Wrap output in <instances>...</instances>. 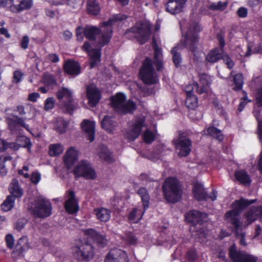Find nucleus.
<instances>
[{"instance_id":"nucleus-1","label":"nucleus","mask_w":262,"mask_h":262,"mask_svg":"<svg viewBox=\"0 0 262 262\" xmlns=\"http://www.w3.org/2000/svg\"><path fill=\"white\" fill-rule=\"evenodd\" d=\"M201 26L198 23H193L191 24L186 33L185 39L181 40L179 45L172 49L171 53L172 55V60L177 67L180 66L182 61L181 54L178 52V50L182 49L183 47H186L193 53L194 57L198 58L196 54L199 53V51H198V38L197 33L201 31Z\"/></svg>"},{"instance_id":"nucleus-2","label":"nucleus","mask_w":262,"mask_h":262,"mask_svg":"<svg viewBox=\"0 0 262 262\" xmlns=\"http://www.w3.org/2000/svg\"><path fill=\"white\" fill-rule=\"evenodd\" d=\"M124 19V17L120 15H116L113 18L104 22L100 29L95 27H88L84 28V34L88 39L93 40L96 36L98 38V45L102 47L108 43L112 36V25L114 22L120 21Z\"/></svg>"},{"instance_id":"nucleus-3","label":"nucleus","mask_w":262,"mask_h":262,"mask_svg":"<svg viewBox=\"0 0 262 262\" xmlns=\"http://www.w3.org/2000/svg\"><path fill=\"white\" fill-rule=\"evenodd\" d=\"M256 200L249 201L248 200L241 198L239 200L235 201L232 204L233 209L228 211L225 214V220L227 222L232 224L235 228V233L237 236L240 238V243L243 246L246 245L245 240V234L244 233H239L238 232L239 227V215L242 210L247 206L254 203Z\"/></svg>"},{"instance_id":"nucleus-4","label":"nucleus","mask_w":262,"mask_h":262,"mask_svg":"<svg viewBox=\"0 0 262 262\" xmlns=\"http://www.w3.org/2000/svg\"><path fill=\"white\" fill-rule=\"evenodd\" d=\"M207 217V214L196 210L189 211L185 215L186 220L191 223L190 231L192 236L200 242H204L206 238V234L202 224L206 221Z\"/></svg>"},{"instance_id":"nucleus-5","label":"nucleus","mask_w":262,"mask_h":262,"mask_svg":"<svg viewBox=\"0 0 262 262\" xmlns=\"http://www.w3.org/2000/svg\"><path fill=\"white\" fill-rule=\"evenodd\" d=\"M56 96L59 100V105L62 111L71 114L77 108V103L73 98L72 91L66 88L61 87L56 93Z\"/></svg>"},{"instance_id":"nucleus-6","label":"nucleus","mask_w":262,"mask_h":262,"mask_svg":"<svg viewBox=\"0 0 262 262\" xmlns=\"http://www.w3.org/2000/svg\"><path fill=\"white\" fill-rule=\"evenodd\" d=\"M162 188L165 198L168 202L175 203L181 199L182 190L179 182L176 179L167 178Z\"/></svg>"},{"instance_id":"nucleus-7","label":"nucleus","mask_w":262,"mask_h":262,"mask_svg":"<svg viewBox=\"0 0 262 262\" xmlns=\"http://www.w3.org/2000/svg\"><path fill=\"white\" fill-rule=\"evenodd\" d=\"M112 105L116 111L123 114L132 113L136 108L135 103L131 100H126L122 93H118L112 98Z\"/></svg>"},{"instance_id":"nucleus-8","label":"nucleus","mask_w":262,"mask_h":262,"mask_svg":"<svg viewBox=\"0 0 262 262\" xmlns=\"http://www.w3.org/2000/svg\"><path fill=\"white\" fill-rule=\"evenodd\" d=\"M52 207L50 202L46 199L39 196L34 200L30 208L31 213L36 217L46 218L51 214Z\"/></svg>"},{"instance_id":"nucleus-9","label":"nucleus","mask_w":262,"mask_h":262,"mask_svg":"<svg viewBox=\"0 0 262 262\" xmlns=\"http://www.w3.org/2000/svg\"><path fill=\"white\" fill-rule=\"evenodd\" d=\"M130 33L134 34V37L137 38L140 43L143 44L149 38L151 33V25L146 21L137 23L126 32V34Z\"/></svg>"},{"instance_id":"nucleus-10","label":"nucleus","mask_w":262,"mask_h":262,"mask_svg":"<svg viewBox=\"0 0 262 262\" xmlns=\"http://www.w3.org/2000/svg\"><path fill=\"white\" fill-rule=\"evenodd\" d=\"M139 75L142 80L146 84H153L157 82V76L150 58L146 57L142 62Z\"/></svg>"},{"instance_id":"nucleus-11","label":"nucleus","mask_w":262,"mask_h":262,"mask_svg":"<svg viewBox=\"0 0 262 262\" xmlns=\"http://www.w3.org/2000/svg\"><path fill=\"white\" fill-rule=\"evenodd\" d=\"M76 177H83L85 179H95L97 177L94 169L89 162L86 161H81L78 163L73 170Z\"/></svg>"},{"instance_id":"nucleus-12","label":"nucleus","mask_w":262,"mask_h":262,"mask_svg":"<svg viewBox=\"0 0 262 262\" xmlns=\"http://www.w3.org/2000/svg\"><path fill=\"white\" fill-rule=\"evenodd\" d=\"M73 254L78 260H89L94 256L93 247L88 243L82 244L74 248Z\"/></svg>"},{"instance_id":"nucleus-13","label":"nucleus","mask_w":262,"mask_h":262,"mask_svg":"<svg viewBox=\"0 0 262 262\" xmlns=\"http://www.w3.org/2000/svg\"><path fill=\"white\" fill-rule=\"evenodd\" d=\"M229 255L234 262H257V258L244 251L236 250L233 247L229 250Z\"/></svg>"},{"instance_id":"nucleus-14","label":"nucleus","mask_w":262,"mask_h":262,"mask_svg":"<svg viewBox=\"0 0 262 262\" xmlns=\"http://www.w3.org/2000/svg\"><path fill=\"white\" fill-rule=\"evenodd\" d=\"M145 126V118L139 117L136 120L127 132L126 137L130 141L137 138L141 133L142 128Z\"/></svg>"},{"instance_id":"nucleus-15","label":"nucleus","mask_w":262,"mask_h":262,"mask_svg":"<svg viewBox=\"0 0 262 262\" xmlns=\"http://www.w3.org/2000/svg\"><path fill=\"white\" fill-rule=\"evenodd\" d=\"M104 262H128L126 252L121 249H111L106 256Z\"/></svg>"},{"instance_id":"nucleus-16","label":"nucleus","mask_w":262,"mask_h":262,"mask_svg":"<svg viewBox=\"0 0 262 262\" xmlns=\"http://www.w3.org/2000/svg\"><path fill=\"white\" fill-rule=\"evenodd\" d=\"M176 147L179 150V155L182 156H187L190 150L191 143L190 140L184 136L181 135L175 142Z\"/></svg>"},{"instance_id":"nucleus-17","label":"nucleus","mask_w":262,"mask_h":262,"mask_svg":"<svg viewBox=\"0 0 262 262\" xmlns=\"http://www.w3.org/2000/svg\"><path fill=\"white\" fill-rule=\"evenodd\" d=\"M86 96L89 99V104L95 106L100 99V93L99 90L94 84L86 86Z\"/></svg>"},{"instance_id":"nucleus-18","label":"nucleus","mask_w":262,"mask_h":262,"mask_svg":"<svg viewBox=\"0 0 262 262\" xmlns=\"http://www.w3.org/2000/svg\"><path fill=\"white\" fill-rule=\"evenodd\" d=\"M82 49L86 52L90 57V68H94L100 60V49H91V45L89 42H84Z\"/></svg>"},{"instance_id":"nucleus-19","label":"nucleus","mask_w":262,"mask_h":262,"mask_svg":"<svg viewBox=\"0 0 262 262\" xmlns=\"http://www.w3.org/2000/svg\"><path fill=\"white\" fill-rule=\"evenodd\" d=\"M211 83V79L210 76L203 73L200 75V84L196 82L193 83V86L195 88V91L201 94L203 93H206L209 90L210 84Z\"/></svg>"},{"instance_id":"nucleus-20","label":"nucleus","mask_w":262,"mask_h":262,"mask_svg":"<svg viewBox=\"0 0 262 262\" xmlns=\"http://www.w3.org/2000/svg\"><path fill=\"white\" fill-rule=\"evenodd\" d=\"M16 142L8 143V148H11L14 150H18L20 147L28 148L30 151L32 144L29 138L25 136H19L16 139Z\"/></svg>"},{"instance_id":"nucleus-21","label":"nucleus","mask_w":262,"mask_h":262,"mask_svg":"<svg viewBox=\"0 0 262 262\" xmlns=\"http://www.w3.org/2000/svg\"><path fill=\"white\" fill-rule=\"evenodd\" d=\"M187 0H169L166 4V11L172 14L181 12Z\"/></svg>"},{"instance_id":"nucleus-22","label":"nucleus","mask_w":262,"mask_h":262,"mask_svg":"<svg viewBox=\"0 0 262 262\" xmlns=\"http://www.w3.org/2000/svg\"><path fill=\"white\" fill-rule=\"evenodd\" d=\"M81 127L88 140L90 142L93 141L95 139V122L89 120H84L81 123Z\"/></svg>"},{"instance_id":"nucleus-23","label":"nucleus","mask_w":262,"mask_h":262,"mask_svg":"<svg viewBox=\"0 0 262 262\" xmlns=\"http://www.w3.org/2000/svg\"><path fill=\"white\" fill-rule=\"evenodd\" d=\"M69 195V198L65 202L64 208L69 213L73 214L78 211L79 207L75 199L74 192L70 191Z\"/></svg>"},{"instance_id":"nucleus-24","label":"nucleus","mask_w":262,"mask_h":262,"mask_svg":"<svg viewBox=\"0 0 262 262\" xmlns=\"http://www.w3.org/2000/svg\"><path fill=\"white\" fill-rule=\"evenodd\" d=\"M78 152L73 147L69 148L63 157V160L67 167L69 169L75 163L78 159Z\"/></svg>"},{"instance_id":"nucleus-25","label":"nucleus","mask_w":262,"mask_h":262,"mask_svg":"<svg viewBox=\"0 0 262 262\" xmlns=\"http://www.w3.org/2000/svg\"><path fill=\"white\" fill-rule=\"evenodd\" d=\"M247 225L251 224L258 218L262 219V206L252 207L245 214Z\"/></svg>"},{"instance_id":"nucleus-26","label":"nucleus","mask_w":262,"mask_h":262,"mask_svg":"<svg viewBox=\"0 0 262 262\" xmlns=\"http://www.w3.org/2000/svg\"><path fill=\"white\" fill-rule=\"evenodd\" d=\"M31 5V0H15V3L10 7V11L13 12H18L30 8Z\"/></svg>"},{"instance_id":"nucleus-27","label":"nucleus","mask_w":262,"mask_h":262,"mask_svg":"<svg viewBox=\"0 0 262 262\" xmlns=\"http://www.w3.org/2000/svg\"><path fill=\"white\" fill-rule=\"evenodd\" d=\"M64 71L70 75H78L80 73V68L77 62L69 60L64 65Z\"/></svg>"},{"instance_id":"nucleus-28","label":"nucleus","mask_w":262,"mask_h":262,"mask_svg":"<svg viewBox=\"0 0 262 262\" xmlns=\"http://www.w3.org/2000/svg\"><path fill=\"white\" fill-rule=\"evenodd\" d=\"M224 54L219 48H215L210 51L206 56V61L210 63L217 62L223 58Z\"/></svg>"},{"instance_id":"nucleus-29","label":"nucleus","mask_w":262,"mask_h":262,"mask_svg":"<svg viewBox=\"0 0 262 262\" xmlns=\"http://www.w3.org/2000/svg\"><path fill=\"white\" fill-rule=\"evenodd\" d=\"M7 121L9 127L12 131L16 130V124L19 125L26 129H29V125L25 123L24 120L22 118L15 116L13 118H8Z\"/></svg>"},{"instance_id":"nucleus-30","label":"nucleus","mask_w":262,"mask_h":262,"mask_svg":"<svg viewBox=\"0 0 262 262\" xmlns=\"http://www.w3.org/2000/svg\"><path fill=\"white\" fill-rule=\"evenodd\" d=\"M96 217L101 222H107L111 217V211L105 208H99L94 210Z\"/></svg>"},{"instance_id":"nucleus-31","label":"nucleus","mask_w":262,"mask_h":262,"mask_svg":"<svg viewBox=\"0 0 262 262\" xmlns=\"http://www.w3.org/2000/svg\"><path fill=\"white\" fill-rule=\"evenodd\" d=\"M152 47L154 49L155 54V63L156 66L157 70L159 71L162 67V51L161 49L159 48L156 41L154 39L152 40Z\"/></svg>"},{"instance_id":"nucleus-32","label":"nucleus","mask_w":262,"mask_h":262,"mask_svg":"<svg viewBox=\"0 0 262 262\" xmlns=\"http://www.w3.org/2000/svg\"><path fill=\"white\" fill-rule=\"evenodd\" d=\"M194 198L198 200H204L207 199V194L204 190L202 185L196 183L193 189Z\"/></svg>"},{"instance_id":"nucleus-33","label":"nucleus","mask_w":262,"mask_h":262,"mask_svg":"<svg viewBox=\"0 0 262 262\" xmlns=\"http://www.w3.org/2000/svg\"><path fill=\"white\" fill-rule=\"evenodd\" d=\"M85 233L88 235L92 237L100 245L103 246L106 244L107 240L105 237L96 232L94 230L89 229L86 230Z\"/></svg>"},{"instance_id":"nucleus-34","label":"nucleus","mask_w":262,"mask_h":262,"mask_svg":"<svg viewBox=\"0 0 262 262\" xmlns=\"http://www.w3.org/2000/svg\"><path fill=\"white\" fill-rule=\"evenodd\" d=\"M98 156L102 161L112 163L113 162L111 154L107 147L103 145H100L98 146Z\"/></svg>"},{"instance_id":"nucleus-35","label":"nucleus","mask_w":262,"mask_h":262,"mask_svg":"<svg viewBox=\"0 0 262 262\" xmlns=\"http://www.w3.org/2000/svg\"><path fill=\"white\" fill-rule=\"evenodd\" d=\"M9 191L14 198H19L23 195V190L19 187L18 181L14 179L10 185Z\"/></svg>"},{"instance_id":"nucleus-36","label":"nucleus","mask_w":262,"mask_h":262,"mask_svg":"<svg viewBox=\"0 0 262 262\" xmlns=\"http://www.w3.org/2000/svg\"><path fill=\"white\" fill-rule=\"evenodd\" d=\"M86 6L89 13L94 15H97L99 13L100 7L97 0H88Z\"/></svg>"},{"instance_id":"nucleus-37","label":"nucleus","mask_w":262,"mask_h":262,"mask_svg":"<svg viewBox=\"0 0 262 262\" xmlns=\"http://www.w3.org/2000/svg\"><path fill=\"white\" fill-rule=\"evenodd\" d=\"M101 125L102 128L108 133H112L115 126L116 122L112 120V118L105 116L101 122Z\"/></svg>"},{"instance_id":"nucleus-38","label":"nucleus","mask_w":262,"mask_h":262,"mask_svg":"<svg viewBox=\"0 0 262 262\" xmlns=\"http://www.w3.org/2000/svg\"><path fill=\"white\" fill-rule=\"evenodd\" d=\"M68 123L62 118H58L55 123L54 128L59 134L66 133Z\"/></svg>"},{"instance_id":"nucleus-39","label":"nucleus","mask_w":262,"mask_h":262,"mask_svg":"<svg viewBox=\"0 0 262 262\" xmlns=\"http://www.w3.org/2000/svg\"><path fill=\"white\" fill-rule=\"evenodd\" d=\"M28 248V240L26 237L20 238L15 247V252L20 254Z\"/></svg>"},{"instance_id":"nucleus-40","label":"nucleus","mask_w":262,"mask_h":262,"mask_svg":"<svg viewBox=\"0 0 262 262\" xmlns=\"http://www.w3.org/2000/svg\"><path fill=\"white\" fill-rule=\"evenodd\" d=\"M235 177L237 181L243 184H249L251 180L245 170H239L235 172Z\"/></svg>"},{"instance_id":"nucleus-41","label":"nucleus","mask_w":262,"mask_h":262,"mask_svg":"<svg viewBox=\"0 0 262 262\" xmlns=\"http://www.w3.org/2000/svg\"><path fill=\"white\" fill-rule=\"evenodd\" d=\"M138 194L141 198L144 207V211L148 207L149 195L145 188H141L138 191Z\"/></svg>"},{"instance_id":"nucleus-42","label":"nucleus","mask_w":262,"mask_h":262,"mask_svg":"<svg viewBox=\"0 0 262 262\" xmlns=\"http://www.w3.org/2000/svg\"><path fill=\"white\" fill-rule=\"evenodd\" d=\"M63 150V146L60 144H51L49 146V154L51 156H56L61 154Z\"/></svg>"},{"instance_id":"nucleus-43","label":"nucleus","mask_w":262,"mask_h":262,"mask_svg":"<svg viewBox=\"0 0 262 262\" xmlns=\"http://www.w3.org/2000/svg\"><path fill=\"white\" fill-rule=\"evenodd\" d=\"M185 100L186 106L190 108L193 110L198 106V99L194 95L186 96Z\"/></svg>"},{"instance_id":"nucleus-44","label":"nucleus","mask_w":262,"mask_h":262,"mask_svg":"<svg viewBox=\"0 0 262 262\" xmlns=\"http://www.w3.org/2000/svg\"><path fill=\"white\" fill-rule=\"evenodd\" d=\"M207 134L215 138L219 141L223 139V135L222 132L214 127H209L207 130Z\"/></svg>"},{"instance_id":"nucleus-45","label":"nucleus","mask_w":262,"mask_h":262,"mask_svg":"<svg viewBox=\"0 0 262 262\" xmlns=\"http://www.w3.org/2000/svg\"><path fill=\"white\" fill-rule=\"evenodd\" d=\"M15 198L14 196H8L5 202L2 204V209L5 211H9L14 206Z\"/></svg>"},{"instance_id":"nucleus-46","label":"nucleus","mask_w":262,"mask_h":262,"mask_svg":"<svg viewBox=\"0 0 262 262\" xmlns=\"http://www.w3.org/2000/svg\"><path fill=\"white\" fill-rule=\"evenodd\" d=\"M143 212L137 208L134 209L129 213L128 216L129 220L133 223H136L139 221L142 216Z\"/></svg>"},{"instance_id":"nucleus-47","label":"nucleus","mask_w":262,"mask_h":262,"mask_svg":"<svg viewBox=\"0 0 262 262\" xmlns=\"http://www.w3.org/2000/svg\"><path fill=\"white\" fill-rule=\"evenodd\" d=\"M228 3L227 2H219L217 3H213L208 6V8L211 10L223 11L227 6Z\"/></svg>"},{"instance_id":"nucleus-48","label":"nucleus","mask_w":262,"mask_h":262,"mask_svg":"<svg viewBox=\"0 0 262 262\" xmlns=\"http://www.w3.org/2000/svg\"><path fill=\"white\" fill-rule=\"evenodd\" d=\"M234 83L235 86L233 89L235 91H239L242 89L243 84V76L242 74L238 73L234 77Z\"/></svg>"},{"instance_id":"nucleus-49","label":"nucleus","mask_w":262,"mask_h":262,"mask_svg":"<svg viewBox=\"0 0 262 262\" xmlns=\"http://www.w3.org/2000/svg\"><path fill=\"white\" fill-rule=\"evenodd\" d=\"M155 139L154 134L150 130L147 129L143 134V139L146 143H151Z\"/></svg>"},{"instance_id":"nucleus-50","label":"nucleus","mask_w":262,"mask_h":262,"mask_svg":"<svg viewBox=\"0 0 262 262\" xmlns=\"http://www.w3.org/2000/svg\"><path fill=\"white\" fill-rule=\"evenodd\" d=\"M261 50V46L257 45L256 47L254 48L253 50H252L251 47L250 46H248V49L247 52L245 53V56L248 57L251 54L256 53L260 52Z\"/></svg>"},{"instance_id":"nucleus-51","label":"nucleus","mask_w":262,"mask_h":262,"mask_svg":"<svg viewBox=\"0 0 262 262\" xmlns=\"http://www.w3.org/2000/svg\"><path fill=\"white\" fill-rule=\"evenodd\" d=\"M54 106V100L53 98H48L46 99L45 103V109L46 111L50 110Z\"/></svg>"},{"instance_id":"nucleus-52","label":"nucleus","mask_w":262,"mask_h":262,"mask_svg":"<svg viewBox=\"0 0 262 262\" xmlns=\"http://www.w3.org/2000/svg\"><path fill=\"white\" fill-rule=\"evenodd\" d=\"M7 246L9 248H12L14 247V240L13 236L11 234H8L5 238Z\"/></svg>"},{"instance_id":"nucleus-53","label":"nucleus","mask_w":262,"mask_h":262,"mask_svg":"<svg viewBox=\"0 0 262 262\" xmlns=\"http://www.w3.org/2000/svg\"><path fill=\"white\" fill-rule=\"evenodd\" d=\"M84 30V28L82 27H78L76 29V33L77 40L81 41L83 40Z\"/></svg>"},{"instance_id":"nucleus-54","label":"nucleus","mask_w":262,"mask_h":262,"mask_svg":"<svg viewBox=\"0 0 262 262\" xmlns=\"http://www.w3.org/2000/svg\"><path fill=\"white\" fill-rule=\"evenodd\" d=\"M125 238L127 242L130 244L134 245L136 243L137 238L131 233L126 234Z\"/></svg>"},{"instance_id":"nucleus-55","label":"nucleus","mask_w":262,"mask_h":262,"mask_svg":"<svg viewBox=\"0 0 262 262\" xmlns=\"http://www.w3.org/2000/svg\"><path fill=\"white\" fill-rule=\"evenodd\" d=\"M15 3V0H0V7H9Z\"/></svg>"},{"instance_id":"nucleus-56","label":"nucleus","mask_w":262,"mask_h":262,"mask_svg":"<svg viewBox=\"0 0 262 262\" xmlns=\"http://www.w3.org/2000/svg\"><path fill=\"white\" fill-rule=\"evenodd\" d=\"M23 73L19 71H15L13 73V82L18 83L21 79Z\"/></svg>"},{"instance_id":"nucleus-57","label":"nucleus","mask_w":262,"mask_h":262,"mask_svg":"<svg viewBox=\"0 0 262 262\" xmlns=\"http://www.w3.org/2000/svg\"><path fill=\"white\" fill-rule=\"evenodd\" d=\"M30 180L33 183L35 184H37L40 180V173L37 172L33 173L31 176Z\"/></svg>"},{"instance_id":"nucleus-58","label":"nucleus","mask_w":262,"mask_h":262,"mask_svg":"<svg viewBox=\"0 0 262 262\" xmlns=\"http://www.w3.org/2000/svg\"><path fill=\"white\" fill-rule=\"evenodd\" d=\"M222 59H223L224 62H225L226 64H227L228 68L231 69L233 67V62L229 58L227 55L224 54Z\"/></svg>"},{"instance_id":"nucleus-59","label":"nucleus","mask_w":262,"mask_h":262,"mask_svg":"<svg viewBox=\"0 0 262 262\" xmlns=\"http://www.w3.org/2000/svg\"><path fill=\"white\" fill-rule=\"evenodd\" d=\"M29 41V37L27 35L23 36L20 42V46L23 49H26L28 47Z\"/></svg>"},{"instance_id":"nucleus-60","label":"nucleus","mask_w":262,"mask_h":262,"mask_svg":"<svg viewBox=\"0 0 262 262\" xmlns=\"http://www.w3.org/2000/svg\"><path fill=\"white\" fill-rule=\"evenodd\" d=\"M237 13L239 17H245L247 15V9L244 7H241L238 9Z\"/></svg>"},{"instance_id":"nucleus-61","label":"nucleus","mask_w":262,"mask_h":262,"mask_svg":"<svg viewBox=\"0 0 262 262\" xmlns=\"http://www.w3.org/2000/svg\"><path fill=\"white\" fill-rule=\"evenodd\" d=\"M187 257L190 260L193 261L197 258V254L194 250H190L187 253Z\"/></svg>"},{"instance_id":"nucleus-62","label":"nucleus","mask_w":262,"mask_h":262,"mask_svg":"<svg viewBox=\"0 0 262 262\" xmlns=\"http://www.w3.org/2000/svg\"><path fill=\"white\" fill-rule=\"evenodd\" d=\"M256 103L258 106H262V87L258 92L256 96Z\"/></svg>"},{"instance_id":"nucleus-63","label":"nucleus","mask_w":262,"mask_h":262,"mask_svg":"<svg viewBox=\"0 0 262 262\" xmlns=\"http://www.w3.org/2000/svg\"><path fill=\"white\" fill-rule=\"evenodd\" d=\"M262 4V0H249L248 5L252 8H254Z\"/></svg>"},{"instance_id":"nucleus-64","label":"nucleus","mask_w":262,"mask_h":262,"mask_svg":"<svg viewBox=\"0 0 262 262\" xmlns=\"http://www.w3.org/2000/svg\"><path fill=\"white\" fill-rule=\"evenodd\" d=\"M257 169L260 174H262V151L259 156V160L257 164Z\"/></svg>"}]
</instances>
